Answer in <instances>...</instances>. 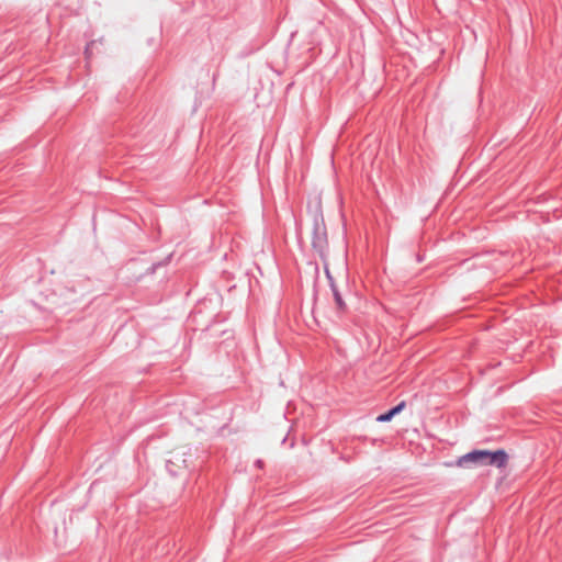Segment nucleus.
<instances>
[{"label":"nucleus","instance_id":"obj_1","mask_svg":"<svg viewBox=\"0 0 562 562\" xmlns=\"http://www.w3.org/2000/svg\"><path fill=\"white\" fill-rule=\"evenodd\" d=\"M507 453L504 450H497L494 452L487 450H473L462 456L458 463L461 467H467L470 463L481 465H496L503 468L507 463Z\"/></svg>","mask_w":562,"mask_h":562},{"label":"nucleus","instance_id":"obj_2","mask_svg":"<svg viewBox=\"0 0 562 562\" xmlns=\"http://www.w3.org/2000/svg\"><path fill=\"white\" fill-rule=\"evenodd\" d=\"M312 246L313 249L318 252L319 257L325 260L328 241H327V231L324 223V220L315 218L313 225V235H312Z\"/></svg>","mask_w":562,"mask_h":562},{"label":"nucleus","instance_id":"obj_3","mask_svg":"<svg viewBox=\"0 0 562 562\" xmlns=\"http://www.w3.org/2000/svg\"><path fill=\"white\" fill-rule=\"evenodd\" d=\"M326 272H327V276H329L327 270H326ZM328 278H329L330 289H331V292H333V295H334V300H335V303H336V308L340 313H346L347 312V304L345 303V301H344V299L341 296V293L339 292L338 288L333 282L331 277H328Z\"/></svg>","mask_w":562,"mask_h":562},{"label":"nucleus","instance_id":"obj_4","mask_svg":"<svg viewBox=\"0 0 562 562\" xmlns=\"http://www.w3.org/2000/svg\"><path fill=\"white\" fill-rule=\"evenodd\" d=\"M405 405H406V403L404 401H402L401 403H398L396 406H394L390 411L379 415L376 417V422H379V423L390 422L395 415L400 414L404 409Z\"/></svg>","mask_w":562,"mask_h":562},{"label":"nucleus","instance_id":"obj_5","mask_svg":"<svg viewBox=\"0 0 562 562\" xmlns=\"http://www.w3.org/2000/svg\"><path fill=\"white\" fill-rule=\"evenodd\" d=\"M93 44H94V43H93V42H91V43H89V44L87 45V47H86V55H87V57H88V58H89V55H90V49H91V47L93 46Z\"/></svg>","mask_w":562,"mask_h":562},{"label":"nucleus","instance_id":"obj_6","mask_svg":"<svg viewBox=\"0 0 562 562\" xmlns=\"http://www.w3.org/2000/svg\"><path fill=\"white\" fill-rule=\"evenodd\" d=\"M256 464H257V467L261 468V467H262V461H261V460H258V461L256 462Z\"/></svg>","mask_w":562,"mask_h":562}]
</instances>
